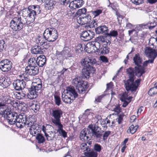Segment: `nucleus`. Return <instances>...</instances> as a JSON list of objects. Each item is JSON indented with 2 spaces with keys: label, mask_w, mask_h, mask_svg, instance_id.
Returning <instances> with one entry per match:
<instances>
[{
  "label": "nucleus",
  "mask_w": 157,
  "mask_h": 157,
  "mask_svg": "<svg viewBox=\"0 0 157 157\" xmlns=\"http://www.w3.org/2000/svg\"><path fill=\"white\" fill-rule=\"evenodd\" d=\"M4 107V104L0 102V114L6 118L9 124L13 125L16 123L18 128H22V124H25L26 121V115L22 113L18 115L17 113L12 112L10 109Z\"/></svg>",
  "instance_id": "nucleus-1"
},
{
  "label": "nucleus",
  "mask_w": 157,
  "mask_h": 157,
  "mask_svg": "<svg viewBox=\"0 0 157 157\" xmlns=\"http://www.w3.org/2000/svg\"><path fill=\"white\" fill-rule=\"evenodd\" d=\"M38 67H26L24 73L19 75L20 77L24 81H31L32 78V76L37 75L39 72Z\"/></svg>",
  "instance_id": "nucleus-2"
},
{
  "label": "nucleus",
  "mask_w": 157,
  "mask_h": 157,
  "mask_svg": "<svg viewBox=\"0 0 157 157\" xmlns=\"http://www.w3.org/2000/svg\"><path fill=\"white\" fill-rule=\"evenodd\" d=\"M72 83L73 85L76 86L79 94H86V90L88 86L86 82L82 80L80 77H77L73 79Z\"/></svg>",
  "instance_id": "nucleus-3"
},
{
  "label": "nucleus",
  "mask_w": 157,
  "mask_h": 157,
  "mask_svg": "<svg viewBox=\"0 0 157 157\" xmlns=\"http://www.w3.org/2000/svg\"><path fill=\"white\" fill-rule=\"evenodd\" d=\"M135 69L130 67L126 69V72L129 77V79L124 81V86L126 90H130L131 88L135 89L136 88L133 85V81L135 78Z\"/></svg>",
  "instance_id": "nucleus-4"
},
{
  "label": "nucleus",
  "mask_w": 157,
  "mask_h": 157,
  "mask_svg": "<svg viewBox=\"0 0 157 157\" xmlns=\"http://www.w3.org/2000/svg\"><path fill=\"white\" fill-rule=\"evenodd\" d=\"M43 34L44 38L49 42L55 41L58 37L57 30L55 29L51 28L46 29Z\"/></svg>",
  "instance_id": "nucleus-5"
},
{
  "label": "nucleus",
  "mask_w": 157,
  "mask_h": 157,
  "mask_svg": "<svg viewBox=\"0 0 157 157\" xmlns=\"http://www.w3.org/2000/svg\"><path fill=\"white\" fill-rule=\"evenodd\" d=\"M63 113L62 111L59 108L52 109L51 113V115L52 117L51 121L55 126L61 124L60 118Z\"/></svg>",
  "instance_id": "nucleus-6"
},
{
  "label": "nucleus",
  "mask_w": 157,
  "mask_h": 157,
  "mask_svg": "<svg viewBox=\"0 0 157 157\" xmlns=\"http://www.w3.org/2000/svg\"><path fill=\"white\" fill-rule=\"evenodd\" d=\"M10 27L13 30L17 31L21 30L23 27L24 24L22 19L18 17H15L13 18L10 21Z\"/></svg>",
  "instance_id": "nucleus-7"
},
{
  "label": "nucleus",
  "mask_w": 157,
  "mask_h": 157,
  "mask_svg": "<svg viewBox=\"0 0 157 157\" xmlns=\"http://www.w3.org/2000/svg\"><path fill=\"white\" fill-rule=\"evenodd\" d=\"M42 87L39 86L31 85V88L29 90V92L28 94V97L29 98L32 99L36 98L40 93Z\"/></svg>",
  "instance_id": "nucleus-8"
},
{
  "label": "nucleus",
  "mask_w": 157,
  "mask_h": 157,
  "mask_svg": "<svg viewBox=\"0 0 157 157\" xmlns=\"http://www.w3.org/2000/svg\"><path fill=\"white\" fill-rule=\"evenodd\" d=\"M22 16L26 17L27 20H29V21L30 22L29 23H27V22H26V24H28L34 21L35 16L36 15L31 9H29V7L28 9H25L23 10Z\"/></svg>",
  "instance_id": "nucleus-9"
},
{
  "label": "nucleus",
  "mask_w": 157,
  "mask_h": 157,
  "mask_svg": "<svg viewBox=\"0 0 157 157\" xmlns=\"http://www.w3.org/2000/svg\"><path fill=\"white\" fill-rule=\"evenodd\" d=\"M88 128L91 130L92 135L97 138H101L102 134L99 130L101 128L99 127L98 124L97 122L94 124H90L88 126Z\"/></svg>",
  "instance_id": "nucleus-10"
},
{
  "label": "nucleus",
  "mask_w": 157,
  "mask_h": 157,
  "mask_svg": "<svg viewBox=\"0 0 157 157\" xmlns=\"http://www.w3.org/2000/svg\"><path fill=\"white\" fill-rule=\"evenodd\" d=\"M92 136L91 130L89 128H85L81 132L80 138L82 141H86L90 140Z\"/></svg>",
  "instance_id": "nucleus-11"
},
{
  "label": "nucleus",
  "mask_w": 157,
  "mask_h": 157,
  "mask_svg": "<svg viewBox=\"0 0 157 157\" xmlns=\"http://www.w3.org/2000/svg\"><path fill=\"white\" fill-rule=\"evenodd\" d=\"M12 63L10 60L7 59L2 60L0 62V69L3 72H7L12 68Z\"/></svg>",
  "instance_id": "nucleus-12"
},
{
  "label": "nucleus",
  "mask_w": 157,
  "mask_h": 157,
  "mask_svg": "<svg viewBox=\"0 0 157 157\" xmlns=\"http://www.w3.org/2000/svg\"><path fill=\"white\" fill-rule=\"evenodd\" d=\"M83 67L82 70V75L83 78H88L91 73H93L95 71V68L93 66L88 67L87 65H82Z\"/></svg>",
  "instance_id": "nucleus-13"
},
{
  "label": "nucleus",
  "mask_w": 157,
  "mask_h": 157,
  "mask_svg": "<svg viewBox=\"0 0 157 157\" xmlns=\"http://www.w3.org/2000/svg\"><path fill=\"white\" fill-rule=\"evenodd\" d=\"M94 35V33L90 30L83 31L81 35V39L84 41H87L92 39Z\"/></svg>",
  "instance_id": "nucleus-14"
},
{
  "label": "nucleus",
  "mask_w": 157,
  "mask_h": 157,
  "mask_svg": "<svg viewBox=\"0 0 157 157\" xmlns=\"http://www.w3.org/2000/svg\"><path fill=\"white\" fill-rule=\"evenodd\" d=\"M81 63L82 65H87L88 67H91L96 64V60L92 57L86 58L82 59Z\"/></svg>",
  "instance_id": "nucleus-15"
},
{
  "label": "nucleus",
  "mask_w": 157,
  "mask_h": 157,
  "mask_svg": "<svg viewBox=\"0 0 157 157\" xmlns=\"http://www.w3.org/2000/svg\"><path fill=\"white\" fill-rule=\"evenodd\" d=\"M91 17L89 14H87L85 16L78 17L77 18V22L81 25L86 24L87 25L89 22H90Z\"/></svg>",
  "instance_id": "nucleus-16"
},
{
  "label": "nucleus",
  "mask_w": 157,
  "mask_h": 157,
  "mask_svg": "<svg viewBox=\"0 0 157 157\" xmlns=\"http://www.w3.org/2000/svg\"><path fill=\"white\" fill-rule=\"evenodd\" d=\"M13 86L15 89L17 90H21L25 87V82L22 79H17L13 82Z\"/></svg>",
  "instance_id": "nucleus-17"
},
{
  "label": "nucleus",
  "mask_w": 157,
  "mask_h": 157,
  "mask_svg": "<svg viewBox=\"0 0 157 157\" xmlns=\"http://www.w3.org/2000/svg\"><path fill=\"white\" fill-rule=\"evenodd\" d=\"M65 93L75 99L77 98L78 96V94L76 92L74 87L73 86H70L67 87L66 90L65 91Z\"/></svg>",
  "instance_id": "nucleus-18"
},
{
  "label": "nucleus",
  "mask_w": 157,
  "mask_h": 157,
  "mask_svg": "<svg viewBox=\"0 0 157 157\" xmlns=\"http://www.w3.org/2000/svg\"><path fill=\"white\" fill-rule=\"evenodd\" d=\"M145 53L147 57H154L155 59L157 56V50H155L149 47L146 48Z\"/></svg>",
  "instance_id": "nucleus-19"
},
{
  "label": "nucleus",
  "mask_w": 157,
  "mask_h": 157,
  "mask_svg": "<svg viewBox=\"0 0 157 157\" xmlns=\"http://www.w3.org/2000/svg\"><path fill=\"white\" fill-rule=\"evenodd\" d=\"M41 130L40 126L37 124H35L32 128H29V131L31 134L34 136L40 134Z\"/></svg>",
  "instance_id": "nucleus-20"
},
{
  "label": "nucleus",
  "mask_w": 157,
  "mask_h": 157,
  "mask_svg": "<svg viewBox=\"0 0 157 157\" xmlns=\"http://www.w3.org/2000/svg\"><path fill=\"white\" fill-rule=\"evenodd\" d=\"M89 45L90 48H93L94 50V51H92V52H97L98 53L101 48H100L101 44L98 40H96V39L95 41H91Z\"/></svg>",
  "instance_id": "nucleus-21"
},
{
  "label": "nucleus",
  "mask_w": 157,
  "mask_h": 157,
  "mask_svg": "<svg viewBox=\"0 0 157 157\" xmlns=\"http://www.w3.org/2000/svg\"><path fill=\"white\" fill-rule=\"evenodd\" d=\"M96 33L98 34L104 33L105 35H107L109 30L107 26L105 25L99 26L95 29Z\"/></svg>",
  "instance_id": "nucleus-22"
},
{
  "label": "nucleus",
  "mask_w": 157,
  "mask_h": 157,
  "mask_svg": "<svg viewBox=\"0 0 157 157\" xmlns=\"http://www.w3.org/2000/svg\"><path fill=\"white\" fill-rule=\"evenodd\" d=\"M135 74L138 77H140L145 73V68L141 66H136L134 67Z\"/></svg>",
  "instance_id": "nucleus-23"
},
{
  "label": "nucleus",
  "mask_w": 157,
  "mask_h": 157,
  "mask_svg": "<svg viewBox=\"0 0 157 157\" xmlns=\"http://www.w3.org/2000/svg\"><path fill=\"white\" fill-rule=\"evenodd\" d=\"M62 101L65 103L69 104L71 103L75 99L65 93L62 94Z\"/></svg>",
  "instance_id": "nucleus-24"
},
{
  "label": "nucleus",
  "mask_w": 157,
  "mask_h": 157,
  "mask_svg": "<svg viewBox=\"0 0 157 157\" xmlns=\"http://www.w3.org/2000/svg\"><path fill=\"white\" fill-rule=\"evenodd\" d=\"M46 57L43 55H40L36 59L37 64L40 67H42L46 63Z\"/></svg>",
  "instance_id": "nucleus-25"
},
{
  "label": "nucleus",
  "mask_w": 157,
  "mask_h": 157,
  "mask_svg": "<svg viewBox=\"0 0 157 157\" xmlns=\"http://www.w3.org/2000/svg\"><path fill=\"white\" fill-rule=\"evenodd\" d=\"M44 52V49H43L40 46L37 45L33 47L31 49L32 53L35 54H42Z\"/></svg>",
  "instance_id": "nucleus-26"
},
{
  "label": "nucleus",
  "mask_w": 157,
  "mask_h": 157,
  "mask_svg": "<svg viewBox=\"0 0 157 157\" xmlns=\"http://www.w3.org/2000/svg\"><path fill=\"white\" fill-rule=\"evenodd\" d=\"M134 63L135 65L137 66H141L142 62V59L140 57V55L139 53H137L135 54L133 58Z\"/></svg>",
  "instance_id": "nucleus-27"
},
{
  "label": "nucleus",
  "mask_w": 157,
  "mask_h": 157,
  "mask_svg": "<svg viewBox=\"0 0 157 157\" xmlns=\"http://www.w3.org/2000/svg\"><path fill=\"white\" fill-rule=\"evenodd\" d=\"M4 102H2V103L4 104L5 105V107L4 108H8L6 106V104H9L11 106L13 107H16V102L14 100L12 99H10L9 97H6L4 99Z\"/></svg>",
  "instance_id": "nucleus-28"
},
{
  "label": "nucleus",
  "mask_w": 157,
  "mask_h": 157,
  "mask_svg": "<svg viewBox=\"0 0 157 157\" xmlns=\"http://www.w3.org/2000/svg\"><path fill=\"white\" fill-rule=\"evenodd\" d=\"M26 119H25V122L24 123L22 124V125L23 128V127L25 126V125H26V123L27 122V125H28V127H29L30 128H32L33 126L35 125V124H36V121H33L32 120H31L30 117H27L26 115Z\"/></svg>",
  "instance_id": "nucleus-29"
},
{
  "label": "nucleus",
  "mask_w": 157,
  "mask_h": 157,
  "mask_svg": "<svg viewBox=\"0 0 157 157\" xmlns=\"http://www.w3.org/2000/svg\"><path fill=\"white\" fill-rule=\"evenodd\" d=\"M28 63L29 66L26 67H29L31 68L32 67H38L35 65L37 64L36 59L35 58H30L28 61Z\"/></svg>",
  "instance_id": "nucleus-30"
},
{
  "label": "nucleus",
  "mask_w": 157,
  "mask_h": 157,
  "mask_svg": "<svg viewBox=\"0 0 157 157\" xmlns=\"http://www.w3.org/2000/svg\"><path fill=\"white\" fill-rule=\"evenodd\" d=\"M29 9H31L36 15L40 14L41 12L40 7L38 5L30 6H29Z\"/></svg>",
  "instance_id": "nucleus-31"
},
{
  "label": "nucleus",
  "mask_w": 157,
  "mask_h": 157,
  "mask_svg": "<svg viewBox=\"0 0 157 157\" xmlns=\"http://www.w3.org/2000/svg\"><path fill=\"white\" fill-rule=\"evenodd\" d=\"M87 10L85 8H83L78 10L76 12V14L77 16H78V17H82L86 15Z\"/></svg>",
  "instance_id": "nucleus-32"
},
{
  "label": "nucleus",
  "mask_w": 157,
  "mask_h": 157,
  "mask_svg": "<svg viewBox=\"0 0 157 157\" xmlns=\"http://www.w3.org/2000/svg\"><path fill=\"white\" fill-rule=\"evenodd\" d=\"M58 128L57 132L60 133V131L61 133H60L64 138L67 137V133L63 129V125L61 124L56 126Z\"/></svg>",
  "instance_id": "nucleus-33"
},
{
  "label": "nucleus",
  "mask_w": 157,
  "mask_h": 157,
  "mask_svg": "<svg viewBox=\"0 0 157 157\" xmlns=\"http://www.w3.org/2000/svg\"><path fill=\"white\" fill-rule=\"evenodd\" d=\"M118 35V33L117 30H112L109 33L108 32L107 36L109 37V40H111V37H116Z\"/></svg>",
  "instance_id": "nucleus-34"
},
{
  "label": "nucleus",
  "mask_w": 157,
  "mask_h": 157,
  "mask_svg": "<svg viewBox=\"0 0 157 157\" xmlns=\"http://www.w3.org/2000/svg\"><path fill=\"white\" fill-rule=\"evenodd\" d=\"M98 22L97 19H93L91 20V19L90 22L88 23L87 25L90 28H95L98 26Z\"/></svg>",
  "instance_id": "nucleus-35"
},
{
  "label": "nucleus",
  "mask_w": 157,
  "mask_h": 157,
  "mask_svg": "<svg viewBox=\"0 0 157 157\" xmlns=\"http://www.w3.org/2000/svg\"><path fill=\"white\" fill-rule=\"evenodd\" d=\"M45 3V7L47 9L51 10L53 9L54 4L53 0H49L46 1Z\"/></svg>",
  "instance_id": "nucleus-36"
},
{
  "label": "nucleus",
  "mask_w": 157,
  "mask_h": 157,
  "mask_svg": "<svg viewBox=\"0 0 157 157\" xmlns=\"http://www.w3.org/2000/svg\"><path fill=\"white\" fill-rule=\"evenodd\" d=\"M64 56L65 57H70L72 56V53L71 52V50L67 47L64 48L63 50Z\"/></svg>",
  "instance_id": "nucleus-37"
},
{
  "label": "nucleus",
  "mask_w": 157,
  "mask_h": 157,
  "mask_svg": "<svg viewBox=\"0 0 157 157\" xmlns=\"http://www.w3.org/2000/svg\"><path fill=\"white\" fill-rule=\"evenodd\" d=\"M109 50L110 48L108 46H104L101 48L98 53H100V54H107L109 52Z\"/></svg>",
  "instance_id": "nucleus-38"
},
{
  "label": "nucleus",
  "mask_w": 157,
  "mask_h": 157,
  "mask_svg": "<svg viewBox=\"0 0 157 157\" xmlns=\"http://www.w3.org/2000/svg\"><path fill=\"white\" fill-rule=\"evenodd\" d=\"M138 128V125H136L134 126V125L132 124L129 128L127 130V132L128 133H130L133 134L136 132Z\"/></svg>",
  "instance_id": "nucleus-39"
},
{
  "label": "nucleus",
  "mask_w": 157,
  "mask_h": 157,
  "mask_svg": "<svg viewBox=\"0 0 157 157\" xmlns=\"http://www.w3.org/2000/svg\"><path fill=\"white\" fill-rule=\"evenodd\" d=\"M84 154L88 157H97L98 154L97 152L92 151L87 152H85Z\"/></svg>",
  "instance_id": "nucleus-40"
},
{
  "label": "nucleus",
  "mask_w": 157,
  "mask_h": 157,
  "mask_svg": "<svg viewBox=\"0 0 157 157\" xmlns=\"http://www.w3.org/2000/svg\"><path fill=\"white\" fill-rule=\"evenodd\" d=\"M11 83L10 78L6 77L4 78V82L3 83L2 87L4 88H6L9 86Z\"/></svg>",
  "instance_id": "nucleus-41"
},
{
  "label": "nucleus",
  "mask_w": 157,
  "mask_h": 157,
  "mask_svg": "<svg viewBox=\"0 0 157 157\" xmlns=\"http://www.w3.org/2000/svg\"><path fill=\"white\" fill-rule=\"evenodd\" d=\"M46 40H47L43 37L38 36L36 40V41L37 44L41 46H42L44 44V43L46 42Z\"/></svg>",
  "instance_id": "nucleus-42"
},
{
  "label": "nucleus",
  "mask_w": 157,
  "mask_h": 157,
  "mask_svg": "<svg viewBox=\"0 0 157 157\" xmlns=\"http://www.w3.org/2000/svg\"><path fill=\"white\" fill-rule=\"evenodd\" d=\"M141 79L139 78L136 80L135 82H134V81H133V85L134 86H135L136 87V88L133 89V88H132H132H131V89L130 90V89L126 90L128 91L131 90L132 92L135 91L137 89V88L138 87L140 84V82L141 81Z\"/></svg>",
  "instance_id": "nucleus-43"
},
{
  "label": "nucleus",
  "mask_w": 157,
  "mask_h": 157,
  "mask_svg": "<svg viewBox=\"0 0 157 157\" xmlns=\"http://www.w3.org/2000/svg\"><path fill=\"white\" fill-rule=\"evenodd\" d=\"M37 135L36 137V139L38 140L39 143H43L45 139L43 135L41 134H39Z\"/></svg>",
  "instance_id": "nucleus-44"
},
{
  "label": "nucleus",
  "mask_w": 157,
  "mask_h": 157,
  "mask_svg": "<svg viewBox=\"0 0 157 157\" xmlns=\"http://www.w3.org/2000/svg\"><path fill=\"white\" fill-rule=\"evenodd\" d=\"M81 149L84 150V151H86V152H89L90 151V148L89 146H87L86 143H83L80 147Z\"/></svg>",
  "instance_id": "nucleus-45"
},
{
  "label": "nucleus",
  "mask_w": 157,
  "mask_h": 157,
  "mask_svg": "<svg viewBox=\"0 0 157 157\" xmlns=\"http://www.w3.org/2000/svg\"><path fill=\"white\" fill-rule=\"evenodd\" d=\"M69 7L70 8L73 9L78 8V5H77V3H76V1L75 0L71 2L70 3L69 5Z\"/></svg>",
  "instance_id": "nucleus-46"
},
{
  "label": "nucleus",
  "mask_w": 157,
  "mask_h": 157,
  "mask_svg": "<svg viewBox=\"0 0 157 157\" xmlns=\"http://www.w3.org/2000/svg\"><path fill=\"white\" fill-rule=\"evenodd\" d=\"M63 54V50L61 51H59L57 50L56 53V56L58 59H62L64 56Z\"/></svg>",
  "instance_id": "nucleus-47"
},
{
  "label": "nucleus",
  "mask_w": 157,
  "mask_h": 157,
  "mask_svg": "<svg viewBox=\"0 0 157 157\" xmlns=\"http://www.w3.org/2000/svg\"><path fill=\"white\" fill-rule=\"evenodd\" d=\"M6 47V44L3 40H0V51H2L5 50Z\"/></svg>",
  "instance_id": "nucleus-48"
},
{
  "label": "nucleus",
  "mask_w": 157,
  "mask_h": 157,
  "mask_svg": "<svg viewBox=\"0 0 157 157\" xmlns=\"http://www.w3.org/2000/svg\"><path fill=\"white\" fill-rule=\"evenodd\" d=\"M102 10L100 9H96V10L91 12L92 14L94 16V17L99 16L102 13Z\"/></svg>",
  "instance_id": "nucleus-49"
},
{
  "label": "nucleus",
  "mask_w": 157,
  "mask_h": 157,
  "mask_svg": "<svg viewBox=\"0 0 157 157\" xmlns=\"http://www.w3.org/2000/svg\"><path fill=\"white\" fill-rule=\"evenodd\" d=\"M35 82H32V85H36V86H40L42 87V81L39 78H37L35 80Z\"/></svg>",
  "instance_id": "nucleus-50"
},
{
  "label": "nucleus",
  "mask_w": 157,
  "mask_h": 157,
  "mask_svg": "<svg viewBox=\"0 0 157 157\" xmlns=\"http://www.w3.org/2000/svg\"><path fill=\"white\" fill-rule=\"evenodd\" d=\"M54 100L55 104L58 106H59L61 103L60 98L59 96L57 95L54 96Z\"/></svg>",
  "instance_id": "nucleus-51"
},
{
  "label": "nucleus",
  "mask_w": 157,
  "mask_h": 157,
  "mask_svg": "<svg viewBox=\"0 0 157 157\" xmlns=\"http://www.w3.org/2000/svg\"><path fill=\"white\" fill-rule=\"evenodd\" d=\"M157 93V89L153 87L151 88L148 92V94L151 96H152Z\"/></svg>",
  "instance_id": "nucleus-52"
},
{
  "label": "nucleus",
  "mask_w": 157,
  "mask_h": 157,
  "mask_svg": "<svg viewBox=\"0 0 157 157\" xmlns=\"http://www.w3.org/2000/svg\"><path fill=\"white\" fill-rule=\"evenodd\" d=\"M106 40V37L102 36H100L96 39V40H98L101 44Z\"/></svg>",
  "instance_id": "nucleus-53"
},
{
  "label": "nucleus",
  "mask_w": 157,
  "mask_h": 157,
  "mask_svg": "<svg viewBox=\"0 0 157 157\" xmlns=\"http://www.w3.org/2000/svg\"><path fill=\"white\" fill-rule=\"evenodd\" d=\"M156 42H157V38H155L151 37L149 39L148 44L149 45H153Z\"/></svg>",
  "instance_id": "nucleus-54"
},
{
  "label": "nucleus",
  "mask_w": 157,
  "mask_h": 157,
  "mask_svg": "<svg viewBox=\"0 0 157 157\" xmlns=\"http://www.w3.org/2000/svg\"><path fill=\"white\" fill-rule=\"evenodd\" d=\"M131 2L136 5H139L143 3L144 0H131Z\"/></svg>",
  "instance_id": "nucleus-55"
},
{
  "label": "nucleus",
  "mask_w": 157,
  "mask_h": 157,
  "mask_svg": "<svg viewBox=\"0 0 157 157\" xmlns=\"http://www.w3.org/2000/svg\"><path fill=\"white\" fill-rule=\"evenodd\" d=\"M94 149L95 151L100 152L101 149V147L100 145L96 144L94 145Z\"/></svg>",
  "instance_id": "nucleus-56"
},
{
  "label": "nucleus",
  "mask_w": 157,
  "mask_h": 157,
  "mask_svg": "<svg viewBox=\"0 0 157 157\" xmlns=\"http://www.w3.org/2000/svg\"><path fill=\"white\" fill-rule=\"evenodd\" d=\"M124 117V114H121L118 117V118L116 119V120L118 122L119 124H120L123 121V118Z\"/></svg>",
  "instance_id": "nucleus-57"
},
{
  "label": "nucleus",
  "mask_w": 157,
  "mask_h": 157,
  "mask_svg": "<svg viewBox=\"0 0 157 157\" xmlns=\"http://www.w3.org/2000/svg\"><path fill=\"white\" fill-rule=\"evenodd\" d=\"M111 132L110 131H106L105 132L103 135V139L104 140L107 139L108 136L110 134Z\"/></svg>",
  "instance_id": "nucleus-58"
},
{
  "label": "nucleus",
  "mask_w": 157,
  "mask_h": 157,
  "mask_svg": "<svg viewBox=\"0 0 157 157\" xmlns=\"http://www.w3.org/2000/svg\"><path fill=\"white\" fill-rule=\"evenodd\" d=\"M111 40H108L107 41V39L105 40V41H104L101 44L102 47L104 46H107L108 44L109 45L111 43Z\"/></svg>",
  "instance_id": "nucleus-59"
},
{
  "label": "nucleus",
  "mask_w": 157,
  "mask_h": 157,
  "mask_svg": "<svg viewBox=\"0 0 157 157\" xmlns=\"http://www.w3.org/2000/svg\"><path fill=\"white\" fill-rule=\"evenodd\" d=\"M42 46L44 47L43 49H44V51H45L44 49H48L51 47L50 43H47L46 42L44 43V44Z\"/></svg>",
  "instance_id": "nucleus-60"
},
{
  "label": "nucleus",
  "mask_w": 157,
  "mask_h": 157,
  "mask_svg": "<svg viewBox=\"0 0 157 157\" xmlns=\"http://www.w3.org/2000/svg\"><path fill=\"white\" fill-rule=\"evenodd\" d=\"M121 109L120 105H118L116 106L114 108L113 111L116 112L117 114H119L121 112Z\"/></svg>",
  "instance_id": "nucleus-61"
},
{
  "label": "nucleus",
  "mask_w": 157,
  "mask_h": 157,
  "mask_svg": "<svg viewBox=\"0 0 157 157\" xmlns=\"http://www.w3.org/2000/svg\"><path fill=\"white\" fill-rule=\"evenodd\" d=\"M17 93L20 96V97L19 96H18V98L19 99H23L25 97V96L26 95V94L25 93H23V92H18Z\"/></svg>",
  "instance_id": "nucleus-62"
},
{
  "label": "nucleus",
  "mask_w": 157,
  "mask_h": 157,
  "mask_svg": "<svg viewBox=\"0 0 157 157\" xmlns=\"http://www.w3.org/2000/svg\"><path fill=\"white\" fill-rule=\"evenodd\" d=\"M33 108L35 110L38 111L40 109V105L38 104H33L32 105Z\"/></svg>",
  "instance_id": "nucleus-63"
},
{
  "label": "nucleus",
  "mask_w": 157,
  "mask_h": 157,
  "mask_svg": "<svg viewBox=\"0 0 157 157\" xmlns=\"http://www.w3.org/2000/svg\"><path fill=\"white\" fill-rule=\"evenodd\" d=\"M139 36L141 38H144L147 36L146 33L144 31H140L139 34Z\"/></svg>",
  "instance_id": "nucleus-64"
}]
</instances>
